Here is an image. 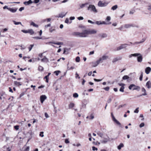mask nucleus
<instances>
[{"instance_id": "7c9ffc66", "label": "nucleus", "mask_w": 151, "mask_h": 151, "mask_svg": "<svg viewBox=\"0 0 151 151\" xmlns=\"http://www.w3.org/2000/svg\"><path fill=\"white\" fill-rule=\"evenodd\" d=\"M129 77L127 75L124 76L122 77V79L124 80H126L129 79Z\"/></svg>"}, {"instance_id": "cd10ccee", "label": "nucleus", "mask_w": 151, "mask_h": 151, "mask_svg": "<svg viewBox=\"0 0 151 151\" xmlns=\"http://www.w3.org/2000/svg\"><path fill=\"white\" fill-rule=\"evenodd\" d=\"M124 147V145L123 143H120V144L118 146V149L120 150L121 149L122 147Z\"/></svg>"}, {"instance_id": "bb28decb", "label": "nucleus", "mask_w": 151, "mask_h": 151, "mask_svg": "<svg viewBox=\"0 0 151 151\" xmlns=\"http://www.w3.org/2000/svg\"><path fill=\"white\" fill-rule=\"evenodd\" d=\"M28 33L30 34L31 35H32L34 33V32L32 29H30L28 30Z\"/></svg>"}, {"instance_id": "58836bf2", "label": "nucleus", "mask_w": 151, "mask_h": 151, "mask_svg": "<svg viewBox=\"0 0 151 151\" xmlns=\"http://www.w3.org/2000/svg\"><path fill=\"white\" fill-rule=\"evenodd\" d=\"M101 24H110L111 23V22H110V23H106V22H105L104 21H102V22H101Z\"/></svg>"}, {"instance_id": "ea45409f", "label": "nucleus", "mask_w": 151, "mask_h": 151, "mask_svg": "<svg viewBox=\"0 0 151 151\" xmlns=\"http://www.w3.org/2000/svg\"><path fill=\"white\" fill-rule=\"evenodd\" d=\"M73 97L75 98H77L78 97V95L77 93H75L73 94Z\"/></svg>"}, {"instance_id": "39448f33", "label": "nucleus", "mask_w": 151, "mask_h": 151, "mask_svg": "<svg viewBox=\"0 0 151 151\" xmlns=\"http://www.w3.org/2000/svg\"><path fill=\"white\" fill-rule=\"evenodd\" d=\"M86 35L89 34H95L96 33L97 31L96 30L92 29L90 30H86Z\"/></svg>"}, {"instance_id": "4468645a", "label": "nucleus", "mask_w": 151, "mask_h": 151, "mask_svg": "<svg viewBox=\"0 0 151 151\" xmlns=\"http://www.w3.org/2000/svg\"><path fill=\"white\" fill-rule=\"evenodd\" d=\"M146 86L149 89L151 88V82L150 81H148L147 82Z\"/></svg>"}, {"instance_id": "a19ab883", "label": "nucleus", "mask_w": 151, "mask_h": 151, "mask_svg": "<svg viewBox=\"0 0 151 151\" xmlns=\"http://www.w3.org/2000/svg\"><path fill=\"white\" fill-rule=\"evenodd\" d=\"M34 46V45H30L29 47V51H30L32 47Z\"/></svg>"}, {"instance_id": "052dcab7", "label": "nucleus", "mask_w": 151, "mask_h": 151, "mask_svg": "<svg viewBox=\"0 0 151 151\" xmlns=\"http://www.w3.org/2000/svg\"><path fill=\"white\" fill-rule=\"evenodd\" d=\"M104 89L106 91H108L109 90V87H107L106 88H104Z\"/></svg>"}, {"instance_id": "4be33fe9", "label": "nucleus", "mask_w": 151, "mask_h": 151, "mask_svg": "<svg viewBox=\"0 0 151 151\" xmlns=\"http://www.w3.org/2000/svg\"><path fill=\"white\" fill-rule=\"evenodd\" d=\"M100 63H97V60L96 62H93L92 63V64L93 65V67H95L96 66Z\"/></svg>"}, {"instance_id": "0eeeda50", "label": "nucleus", "mask_w": 151, "mask_h": 151, "mask_svg": "<svg viewBox=\"0 0 151 151\" xmlns=\"http://www.w3.org/2000/svg\"><path fill=\"white\" fill-rule=\"evenodd\" d=\"M107 4L106 3H103L101 1H99L98 3V6L100 7H104L106 6Z\"/></svg>"}, {"instance_id": "6e6d98bb", "label": "nucleus", "mask_w": 151, "mask_h": 151, "mask_svg": "<svg viewBox=\"0 0 151 151\" xmlns=\"http://www.w3.org/2000/svg\"><path fill=\"white\" fill-rule=\"evenodd\" d=\"M24 7H21L19 9V11L20 12L22 11V10H24Z\"/></svg>"}, {"instance_id": "6ab92c4d", "label": "nucleus", "mask_w": 151, "mask_h": 151, "mask_svg": "<svg viewBox=\"0 0 151 151\" xmlns=\"http://www.w3.org/2000/svg\"><path fill=\"white\" fill-rule=\"evenodd\" d=\"M33 3L31 0H29L28 1H25L24 2V4L25 5H28Z\"/></svg>"}, {"instance_id": "338daca9", "label": "nucleus", "mask_w": 151, "mask_h": 151, "mask_svg": "<svg viewBox=\"0 0 151 151\" xmlns=\"http://www.w3.org/2000/svg\"><path fill=\"white\" fill-rule=\"evenodd\" d=\"M39 0H34L33 3L35 4H37L39 2Z\"/></svg>"}, {"instance_id": "13d9d810", "label": "nucleus", "mask_w": 151, "mask_h": 151, "mask_svg": "<svg viewBox=\"0 0 151 151\" xmlns=\"http://www.w3.org/2000/svg\"><path fill=\"white\" fill-rule=\"evenodd\" d=\"M45 115L46 118H47L49 117V116L48 115L46 112L45 113Z\"/></svg>"}, {"instance_id": "680f3d73", "label": "nucleus", "mask_w": 151, "mask_h": 151, "mask_svg": "<svg viewBox=\"0 0 151 151\" xmlns=\"http://www.w3.org/2000/svg\"><path fill=\"white\" fill-rule=\"evenodd\" d=\"M111 20V17L109 16H108L107 17L106 20L107 21H110Z\"/></svg>"}, {"instance_id": "6e6552de", "label": "nucleus", "mask_w": 151, "mask_h": 151, "mask_svg": "<svg viewBox=\"0 0 151 151\" xmlns=\"http://www.w3.org/2000/svg\"><path fill=\"white\" fill-rule=\"evenodd\" d=\"M47 97L45 95H42L40 96V100L41 103H43Z\"/></svg>"}, {"instance_id": "f3484780", "label": "nucleus", "mask_w": 151, "mask_h": 151, "mask_svg": "<svg viewBox=\"0 0 151 151\" xmlns=\"http://www.w3.org/2000/svg\"><path fill=\"white\" fill-rule=\"evenodd\" d=\"M142 92H144V93H143L140 96H138V97H139L140 96H145V95H147V94L146 93V90L144 88H142Z\"/></svg>"}, {"instance_id": "8fccbe9b", "label": "nucleus", "mask_w": 151, "mask_h": 151, "mask_svg": "<svg viewBox=\"0 0 151 151\" xmlns=\"http://www.w3.org/2000/svg\"><path fill=\"white\" fill-rule=\"evenodd\" d=\"M90 118L89 119H93L94 118V115L92 114H91L90 116H89Z\"/></svg>"}, {"instance_id": "72a5a7b5", "label": "nucleus", "mask_w": 151, "mask_h": 151, "mask_svg": "<svg viewBox=\"0 0 151 151\" xmlns=\"http://www.w3.org/2000/svg\"><path fill=\"white\" fill-rule=\"evenodd\" d=\"M143 78V72H141V74L140 76L139 79L140 81H142Z\"/></svg>"}, {"instance_id": "dca6fc26", "label": "nucleus", "mask_w": 151, "mask_h": 151, "mask_svg": "<svg viewBox=\"0 0 151 151\" xmlns=\"http://www.w3.org/2000/svg\"><path fill=\"white\" fill-rule=\"evenodd\" d=\"M151 70V68L150 67H147L145 69V72L147 74H148L150 72Z\"/></svg>"}, {"instance_id": "79ce46f5", "label": "nucleus", "mask_w": 151, "mask_h": 151, "mask_svg": "<svg viewBox=\"0 0 151 151\" xmlns=\"http://www.w3.org/2000/svg\"><path fill=\"white\" fill-rule=\"evenodd\" d=\"M60 71L59 70H57L55 71L54 72V73H55L56 75L58 76L59 73H60Z\"/></svg>"}, {"instance_id": "473e14b6", "label": "nucleus", "mask_w": 151, "mask_h": 151, "mask_svg": "<svg viewBox=\"0 0 151 151\" xmlns=\"http://www.w3.org/2000/svg\"><path fill=\"white\" fill-rule=\"evenodd\" d=\"M116 121L114 122H115L116 124L119 125L120 127H121V124L117 120H115Z\"/></svg>"}, {"instance_id": "c85d7f7f", "label": "nucleus", "mask_w": 151, "mask_h": 151, "mask_svg": "<svg viewBox=\"0 0 151 151\" xmlns=\"http://www.w3.org/2000/svg\"><path fill=\"white\" fill-rule=\"evenodd\" d=\"M118 8V6L117 5H114V6H113L111 8V9L112 10H116V9Z\"/></svg>"}, {"instance_id": "2f4dec72", "label": "nucleus", "mask_w": 151, "mask_h": 151, "mask_svg": "<svg viewBox=\"0 0 151 151\" xmlns=\"http://www.w3.org/2000/svg\"><path fill=\"white\" fill-rule=\"evenodd\" d=\"M43 69L44 68L42 66L40 65L39 66L38 70L39 71H42L43 70Z\"/></svg>"}, {"instance_id": "c756f323", "label": "nucleus", "mask_w": 151, "mask_h": 151, "mask_svg": "<svg viewBox=\"0 0 151 151\" xmlns=\"http://www.w3.org/2000/svg\"><path fill=\"white\" fill-rule=\"evenodd\" d=\"M147 7V9L148 11H151V4H149Z\"/></svg>"}, {"instance_id": "4d7b16f0", "label": "nucleus", "mask_w": 151, "mask_h": 151, "mask_svg": "<svg viewBox=\"0 0 151 151\" xmlns=\"http://www.w3.org/2000/svg\"><path fill=\"white\" fill-rule=\"evenodd\" d=\"M14 128L16 130H18L19 129V126L18 125H16L14 126Z\"/></svg>"}, {"instance_id": "20e7f679", "label": "nucleus", "mask_w": 151, "mask_h": 151, "mask_svg": "<svg viewBox=\"0 0 151 151\" xmlns=\"http://www.w3.org/2000/svg\"><path fill=\"white\" fill-rule=\"evenodd\" d=\"M109 58V56L105 55H103L102 57L100 58L98 60H97V63H100L103 62V60H106Z\"/></svg>"}, {"instance_id": "9d476101", "label": "nucleus", "mask_w": 151, "mask_h": 151, "mask_svg": "<svg viewBox=\"0 0 151 151\" xmlns=\"http://www.w3.org/2000/svg\"><path fill=\"white\" fill-rule=\"evenodd\" d=\"M122 59V57H118L115 58H114L112 60V62L114 63L117 61L120 60Z\"/></svg>"}, {"instance_id": "a211bd4d", "label": "nucleus", "mask_w": 151, "mask_h": 151, "mask_svg": "<svg viewBox=\"0 0 151 151\" xmlns=\"http://www.w3.org/2000/svg\"><path fill=\"white\" fill-rule=\"evenodd\" d=\"M99 36L102 38H105L107 37V35L106 33H102L99 34Z\"/></svg>"}, {"instance_id": "ddd939ff", "label": "nucleus", "mask_w": 151, "mask_h": 151, "mask_svg": "<svg viewBox=\"0 0 151 151\" xmlns=\"http://www.w3.org/2000/svg\"><path fill=\"white\" fill-rule=\"evenodd\" d=\"M133 24H126L124 25V27L125 28H128L131 27H134Z\"/></svg>"}, {"instance_id": "e2e57ef3", "label": "nucleus", "mask_w": 151, "mask_h": 151, "mask_svg": "<svg viewBox=\"0 0 151 151\" xmlns=\"http://www.w3.org/2000/svg\"><path fill=\"white\" fill-rule=\"evenodd\" d=\"M141 44L140 41H139V42H135L134 43H133V45H136V44Z\"/></svg>"}, {"instance_id": "de8ad7c7", "label": "nucleus", "mask_w": 151, "mask_h": 151, "mask_svg": "<svg viewBox=\"0 0 151 151\" xmlns=\"http://www.w3.org/2000/svg\"><path fill=\"white\" fill-rule=\"evenodd\" d=\"M145 125L144 123L143 122L142 123L139 125V127L141 128L144 127Z\"/></svg>"}, {"instance_id": "f03ea898", "label": "nucleus", "mask_w": 151, "mask_h": 151, "mask_svg": "<svg viewBox=\"0 0 151 151\" xmlns=\"http://www.w3.org/2000/svg\"><path fill=\"white\" fill-rule=\"evenodd\" d=\"M87 10L94 13H97L98 12L95 6L93 5H89V6L88 7Z\"/></svg>"}, {"instance_id": "f8f14e48", "label": "nucleus", "mask_w": 151, "mask_h": 151, "mask_svg": "<svg viewBox=\"0 0 151 151\" xmlns=\"http://www.w3.org/2000/svg\"><path fill=\"white\" fill-rule=\"evenodd\" d=\"M137 60L138 62H142V57L140 54V55L137 57Z\"/></svg>"}, {"instance_id": "b1692460", "label": "nucleus", "mask_w": 151, "mask_h": 151, "mask_svg": "<svg viewBox=\"0 0 151 151\" xmlns=\"http://www.w3.org/2000/svg\"><path fill=\"white\" fill-rule=\"evenodd\" d=\"M14 85L17 86H19L22 85V84L21 83H20L18 82L17 81H14Z\"/></svg>"}, {"instance_id": "7ed1b4c3", "label": "nucleus", "mask_w": 151, "mask_h": 151, "mask_svg": "<svg viewBox=\"0 0 151 151\" xmlns=\"http://www.w3.org/2000/svg\"><path fill=\"white\" fill-rule=\"evenodd\" d=\"M129 88L131 90L132 89L133 90H136L137 91H139L140 89L139 86H136L134 84H131L129 86Z\"/></svg>"}, {"instance_id": "bf43d9fd", "label": "nucleus", "mask_w": 151, "mask_h": 151, "mask_svg": "<svg viewBox=\"0 0 151 151\" xmlns=\"http://www.w3.org/2000/svg\"><path fill=\"white\" fill-rule=\"evenodd\" d=\"M48 77L47 76H46L44 77V78H45L46 79V82L47 83H48Z\"/></svg>"}, {"instance_id": "69168bd1", "label": "nucleus", "mask_w": 151, "mask_h": 151, "mask_svg": "<svg viewBox=\"0 0 151 151\" xmlns=\"http://www.w3.org/2000/svg\"><path fill=\"white\" fill-rule=\"evenodd\" d=\"M21 31L22 32H23L24 33H28V30H22Z\"/></svg>"}, {"instance_id": "c9c22d12", "label": "nucleus", "mask_w": 151, "mask_h": 151, "mask_svg": "<svg viewBox=\"0 0 151 151\" xmlns=\"http://www.w3.org/2000/svg\"><path fill=\"white\" fill-rule=\"evenodd\" d=\"M124 86H122L120 88L119 91L121 92H123L124 91Z\"/></svg>"}, {"instance_id": "e433bc0d", "label": "nucleus", "mask_w": 151, "mask_h": 151, "mask_svg": "<svg viewBox=\"0 0 151 151\" xmlns=\"http://www.w3.org/2000/svg\"><path fill=\"white\" fill-rule=\"evenodd\" d=\"M76 61L77 62H79L80 61V58L79 57H77L76 58Z\"/></svg>"}, {"instance_id": "423d86ee", "label": "nucleus", "mask_w": 151, "mask_h": 151, "mask_svg": "<svg viewBox=\"0 0 151 151\" xmlns=\"http://www.w3.org/2000/svg\"><path fill=\"white\" fill-rule=\"evenodd\" d=\"M128 45L127 44H122L121 45L116 48V51H119L125 48Z\"/></svg>"}, {"instance_id": "37998d69", "label": "nucleus", "mask_w": 151, "mask_h": 151, "mask_svg": "<svg viewBox=\"0 0 151 151\" xmlns=\"http://www.w3.org/2000/svg\"><path fill=\"white\" fill-rule=\"evenodd\" d=\"M133 56L134 57H136V56H138L139 55H140V53H134V54H133Z\"/></svg>"}, {"instance_id": "c03bdc74", "label": "nucleus", "mask_w": 151, "mask_h": 151, "mask_svg": "<svg viewBox=\"0 0 151 151\" xmlns=\"http://www.w3.org/2000/svg\"><path fill=\"white\" fill-rule=\"evenodd\" d=\"M97 134L99 135L100 137H102L103 135V134L102 133L100 132H99L97 133Z\"/></svg>"}, {"instance_id": "a18cd8bd", "label": "nucleus", "mask_w": 151, "mask_h": 151, "mask_svg": "<svg viewBox=\"0 0 151 151\" xmlns=\"http://www.w3.org/2000/svg\"><path fill=\"white\" fill-rule=\"evenodd\" d=\"M37 60L38 61L40 60V59L39 58H33V62H35V61H37Z\"/></svg>"}, {"instance_id": "f704fd0d", "label": "nucleus", "mask_w": 151, "mask_h": 151, "mask_svg": "<svg viewBox=\"0 0 151 151\" xmlns=\"http://www.w3.org/2000/svg\"><path fill=\"white\" fill-rule=\"evenodd\" d=\"M95 23L96 24L98 25H100L101 24V21H97L95 22Z\"/></svg>"}, {"instance_id": "f257e3e1", "label": "nucleus", "mask_w": 151, "mask_h": 151, "mask_svg": "<svg viewBox=\"0 0 151 151\" xmlns=\"http://www.w3.org/2000/svg\"><path fill=\"white\" fill-rule=\"evenodd\" d=\"M73 36L80 37H86L87 36L86 35V31L85 30L83 32H75L73 33Z\"/></svg>"}, {"instance_id": "3c124183", "label": "nucleus", "mask_w": 151, "mask_h": 151, "mask_svg": "<svg viewBox=\"0 0 151 151\" xmlns=\"http://www.w3.org/2000/svg\"><path fill=\"white\" fill-rule=\"evenodd\" d=\"M55 45H62L63 44V43L60 42H56V43H55Z\"/></svg>"}, {"instance_id": "4c0bfd02", "label": "nucleus", "mask_w": 151, "mask_h": 151, "mask_svg": "<svg viewBox=\"0 0 151 151\" xmlns=\"http://www.w3.org/2000/svg\"><path fill=\"white\" fill-rule=\"evenodd\" d=\"M146 40V38H144L142 39V40L140 41V43L144 42Z\"/></svg>"}, {"instance_id": "0e129e2a", "label": "nucleus", "mask_w": 151, "mask_h": 151, "mask_svg": "<svg viewBox=\"0 0 151 151\" xmlns=\"http://www.w3.org/2000/svg\"><path fill=\"white\" fill-rule=\"evenodd\" d=\"M65 142L66 144L68 143H69V141L68 140V139H65Z\"/></svg>"}, {"instance_id": "603ef678", "label": "nucleus", "mask_w": 151, "mask_h": 151, "mask_svg": "<svg viewBox=\"0 0 151 151\" xmlns=\"http://www.w3.org/2000/svg\"><path fill=\"white\" fill-rule=\"evenodd\" d=\"M33 38L34 39H42V37H33Z\"/></svg>"}, {"instance_id": "864d4df0", "label": "nucleus", "mask_w": 151, "mask_h": 151, "mask_svg": "<svg viewBox=\"0 0 151 151\" xmlns=\"http://www.w3.org/2000/svg\"><path fill=\"white\" fill-rule=\"evenodd\" d=\"M44 132H40V136L42 137H44V135L43 134Z\"/></svg>"}, {"instance_id": "aec40b11", "label": "nucleus", "mask_w": 151, "mask_h": 151, "mask_svg": "<svg viewBox=\"0 0 151 151\" xmlns=\"http://www.w3.org/2000/svg\"><path fill=\"white\" fill-rule=\"evenodd\" d=\"M3 148L4 149V150L5 151H10L11 149H10L9 147H7L6 146H4L3 147Z\"/></svg>"}, {"instance_id": "9b49d317", "label": "nucleus", "mask_w": 151, "mask_h": 151, "mask_svg": "<svg viewBox=\"0 0 151 151\" xmlns=\"http://www.w3.org/2000/svg\"><path fill=\"white\" fill-rule=\"evenodd\" d=\"M110 141L109 138V137H108L107 138L105 139L104 140H101V143L105 144Z\"/></svg>"}, {"instance_id": "a878e982", "label": "nucleus", "mask_w": 151, "mask_h": 151, "mask_svg": "<svg viewBox=\"0 0 151 151\" xmlns=\"http://www.w3.org/2000/svg\"><path fill=\"white\" fill-rule=\"evenodd\" d=\"M30 25H32L34 27H36L38 28V25L37 24H36L35 23L33 22H32L31 24Z\"/></svg>"}, {"instance_id": "49530a36", "label": "nucleus", "mask_w": 151, "mask_h": 151, "mask_svg": "<svg viewBox=\"0 0 151 151\" xmlns=\"http://www.w3.org/2000/svg\"><path fill=\"white\" fill-rule=\"evenodd\" d=\"M82 4L81 5H80V7L81 8H83L85 6L86 4Z\"/></svg>"}, {"instance_id": "774afa93", "label": "nucleus", "mask_w": 151, "mask_h": 151, "mask_svg": "<svg viewBox=\"0 0 151 151\" xmlns=\"http://www.w3.org/2000/svg\"><path fill=\"white\" fill-rule=\"evenodd\" d=\"M78 19L79 20H83V18L82 17H80L78 18Z\"/></svg>"}, {"instance_id": "2eb2a0df", "label": "nucleus", "mask_w": 151, "mask_h": 151, "mask_svg": "<svg viewBox=\"0 0 151 151\" xmlns=\"http://www.w3.org/2000/svg\"><path fill=\"white\" fill-rule=\"evenodd\" d=\"M17 10V8H15L13 9L11 8H9V10L12 13L15 12Z\"/></svg>"}, {"instance_id": "412c9836", "label": "nucleus", "mask_w": 151, "mask_h": 151, "mask_svg": "<svg viewBox=\"0 0 151 151\" xmlns=\"http://www.w3.org/2000/svg\"><path fill=\"white\" fill-rule=\"evenodd\" d=\"M42 62H49V60L45 56L44 58L41 60Z\"/></svg>"}, {"instance_id": "5701e85b", "label": "nucleus", "mask_w": 151, "mask_h": 151, "mask_svg": "<svg viewBox=\"0 0 151 151\" xmlns=\"http://www.w3.org/2000/svg\"><path fill=\"white\" fill-rule=\"evenodd\" d=\"M75 106V104L72 103H70V104L69 105L68 107L69 109H71Z\"/></svg>"}, {"instance_id": "1a4fd4ad", "label": "nucleus", "mask_w": 151, "mask_h": 151, "mask_svg": "<svg viewBox=\"0 0 151 151\" xmlns=\"http://www.w3.org/2000/svg\"><path fill=\"white\" fill-rule=\"evenodd\" d=\"M67 12L66 13H64V12H62L60 14H59L58 16H56L57 17H61V18H63L64 16H65L66 14H67Z\"/></svg>"}, {"instance_id": "393cba45", "label": "nucleus", "mask_w": 151, "mask_h": 151, "mask_svg": "<svg viewBox=\"0 0 151 151\" xmlns=\"http://www.w3.org/2000/svg\"><path fill=\"white\" fill-rule=\"evenodd\" d=\"M13 22L16 25H18L19 24H21L22 26H23L22 25V23L21 22H16L15 21L13 20Z\"/></svg>"}, {"instance_id": "09e8293b", "label": "nucleus", "mask_w": 151, "mask_h": 151, "mask_svg": "<svg viewBox=\"0 0 151 151\" xmlns=\"http://www.w3.org/2000/svg\"><path fill=\"white\" fill-rule=\"evenodd\" d=\"M139 109V107L137 108L134 111V113H138L139 112V110H138Z\"/></svg>"}, {"instance_id": "5fc2aeb1", "label": "nucleus", "mask_w": 151, "mask_h": 151, "mask_svg": "<svg viewBox=\"0 0 151 151\" xmlns=\"http://www.w3.org/2000/svg\"><path fill=\"white\" fill-rule=\"evenodd\" d=\"M92 149L93 151L97 150H98V148L94 146L92 147Z\"/></svg>"}]
</instances>
